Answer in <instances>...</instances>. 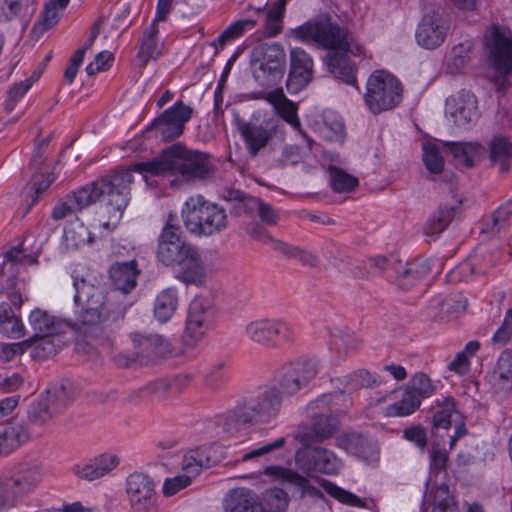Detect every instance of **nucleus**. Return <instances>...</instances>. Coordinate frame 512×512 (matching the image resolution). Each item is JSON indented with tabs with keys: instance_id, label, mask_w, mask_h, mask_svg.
I'll return each instance as SVG.
<instances>
[{
	"instance_id": "f257e3e1",
	"label": "nucleus",
	"mask_w": 512,
	"mask_h": 512,
	"mask_svg": "<svg viewBox=\"0 0 512 512\" xmlns=\"http://www.w3.org/2000/svg\"><path fill=\"white\" fill-rule=\"evenodd\" d=\"M133 171L152 175L169 172L190 182L210 177L213 165L208 154L189 150L184 145L176 143L163 150L160 156L153 160L136 163L129 169L117 170L103 177L98 188V206L103 228H115L122 218L128 204Z\"/></svg>"
},
{
	"instance_id": "f03ea898",
	"label": "nucleus",
	"mask_w": 512,
	"mask_h": 512,
	"mask_svg": "<svg viewBox=\"0 0 512 512\" xmlns=\"http://www.w3.org/2000/svg\"><path fill=\"white\" fill-rule=\"evenodd\" d=\"M71 277L75 288L74 321L63 320L40 308L32 310L28 320L35 336H59L71 328L76 333V350L89 354L96 342V288L91 283L92 274L84 266H77Z\"/></svg>"
},
{
	"instance_id": "7ed1b4c3",
	"label": "nucleus",
	"mask_w": 512,
	"mask_h": 512,
	"mask_svg": "<svg viewBox=\"0 0 512 512\" xmlns=\"http://www.w3.org/2000/svg\"><path fill=\"white\" fill-rule=\"evenodd\" d=\"M293 36L302 42H312L328 50L324 61L328 70L347 84L356 81V65L350 56L365 55V48L352 32L327 14H320L293 30Z\"/></svg>"
},
{
	"instance_id": "20e7f679",
	"label": "nucleus",
	"mask_w": 512,
	"mask_h": 512,
	"mask_svg": "<svg viewBox=\"0 0 512 512\" xmlns=\"http://www.w3.org/2000/svg\"><path fill=\"white\" fill-rule=\"evenodd\" d=\"M182 217L186 229L197 236L220 233L228 223L226 210L202 195H194L186 200Z\"/></svg>"
},
{
	"instance_id": "39448f33",
	"label": "nucleus",
	"mask_w": 512,
	"mask_h": 512,
	"mask_svg": "<svg viewBox=\"0 0 512 512\" xmlns=\"http://www.w3.org/2000/svg\"><path fill=\"white\" fill-rule=\"evenodd\" d=\"M364 102L373 114L397 107L403 98L401 82L386 70H376L368 78Z\"/></svg>"
},
{
	"instance_id": "423d86ee",
	"label": "nucleus",
	"mask_w": 512,
	"mask_h": 512,
	"mask_svg": "<svg viewBox=\"0 0 512 512\" xmlns=\"http://www.w3.org/2000/svg\"><path fill=\"white\" fill-rule=\"evenodd\" d=\"M243 333L248 341L264 348H277L296 339L294 325L284 318L253 319L244 326Z\"/></svg>"
},
{
	"instance_id": "0eeeda50",
	"label": "nucleus",
	"mask_w": 512,
	"mask_h": 512,
	"mask_svg": "<svg viewBox=\"0 0 512 512\" xmlns=\"http://www.w3.org/2000/svg\"><path fill=\"white\" fill-rule=\"evenodd\" d=\"M251 65L253 76L260 85H275L285 72V51L279 43L260 44L252 51Z\"/></svg>"
},
{
	"instance_id": "6e6552de",
	"label": "nucleus",
	"mask_w": 512,
	"mask_h": 512,
	"mask_svg": "<svg viewBox=\"0 0 512 512\" xmlns=\"http://www.w3.org/2000/svg\"><path fill=\"white\" fill-rule=\"evenodd\" d=\"M294 460L297 469L310 477L315 474L335 476L343 467L342 460L333 450L312 443L302 444L296 450Z\"/></svg>"
},
{
	"instance_id": "1a4fd4ad",
	"label": "nucleus",
	"mask_w": 512,
	"mask_h": 512,
	"mask_svg": "<svg viewBox=\"0 0 512 512\" xmlns=\"http://www.w3.org/2000/svg\"><path fill=\"white\" fill-rule=\"evenodd\" d=\"M217 308L212 299L195 296L189 303L185 321L184 337L189 344L201 341L216 322Z\"/></svg>"
},
{
	"instance_id": "9d476101",
	"label": "nucleus",
	"mask_w": 512,
	"mask_h": 512,
	"mask_svg": "<svg viewBox=\"0 0 512 512\" xmlns=\"http://www.w3.org/2000/svg\"><path fill=\"white\" fill-rule=\"evenodd\" d=\"M282 396L277 386H263L243 401L254 425L269 424L280 414Z\"/></svg>"
},
{
	"instance_id": "9b49d317",
	"label": "nucleus",
	"mask_w": 512,
	"mask_h": 512,
	"mask_svg": "<svg viewBox=\"0 0 512 512\" xmlns=\"http://www.w3.org/2000/svg\"><path fill=\"white\" fill-rule=\"evenodd\" d=\"M320 361L308 358L282 367L278 376V389L281 396H292L306 387L319 373Z\"/></svg>"
},
{
	"instance_id": "f8f14e48",
	"label": "nucleus",
	"mask_w": 512,
	"mask_h": 512,
	"mask_svg": "<svg viewBox=\"0 0 512 512\" xmlns=\"http://www.w3.org/2000/svg\"><path fill=\"white\" fill-rule=\"evenodd\" d=\"M125 491L132 509L136 512H156V483L146 473L134 471L125 480Z\"/></svg>"
},
{
	"instance_id": "ddd939ff",
	"label": "nucleus",
	"mask_w": 512,
	"mask_h": 512,
	"mask_svg": "<svg viewBox=\"0 0 512 512\" xmlns=\"http://www.w3.org/2000/svg\"><path fill=\"white\" fill-rule=\"evenodd\" d=\"M192 107L177 101L172 107L162 112L147 128L155 132L163 141H171L182 135L185 124L191 119Z\"/></svg>"
},
{
	"instance_id": "4468645a",
	"label": "nucleus",
	"mask_w": 512,
	"mask_h": 512,
	"mask_svg": "<svg viewBox=\"0 0 512 512\" xmlns=\"http://www.w3.org/2000/svg\"><path fill=\"white\" fill-rule=\"evenodd\" d=\"M134 344V353L131 359H125L123 363L129 366L133 362L140 364H148L171 352V344L169 341L158 334H132Z\"/></svg>"
},
{
	"instance_id": "2eb2a0df",
	"label": "nucleus",
	"mask_w": 512,
	"mask_h": 512,
	"mask_svg": "<svg viewBox=\"0 0 512 512\" xmlns=\"http://www.w3.org/2000/svg\"><path fill=\"white\" fill-rule=\"evenodd\" d=\"M494 68L504 75L512 74V35L493 27L485 36Z\"/></svg>"
},
{
	"instance_id": "dca6fc26",
	"label": "nucleus",
	"mask_w": 512,
	"mask_h": 512,
	"mask_svg": "<svg viewBox=\"0 0 512 512\" xmlns=\"http://www.w3.org/2000/svg\"><path fill=\"white\" fill-rule=\"evenodd\" d=\"M431 269V258H395L392 263L394 278L402 290H409Z\"/></svg>"
},
{
	"instance_id": "f3484780",
	"label": "nucleus",
	"mask_w": 512,
	"mask_h": 512,
	"mask_svg": "<svg viewBox=\"0 0 512 512\" xmlns=\"http://www.w3.org/2000/svg\"><path fill=\"white\" fill-rule=\"evenodd\" d=\"M447 30L440 8L432 9L422 17L416 31V40L426 49H435L444 42Z\"/></svg>"
},
{
	"instance_id": "a211bd4d",
	"label": "nucleus",
	"mask_w": 512,
	"mask_h": 512,
	"mask_svg": "<svg viewBox=\"0 0 512 512\" xmlns=\"http://www.w3.org/2000/svg\"><path fill=\"white\" fill-rule=\"evenodd\" d=\"M224 198L227 201L235 202V209L247 214L256 213L261 222L267 226H275L278 223L277 211L261 199L249 196L240 190L229 189L225 192Z\"/></svg>"
},
{
	"instance_id": "6ab92c4d",
	"label": "nucleus",
	"mask_w": 512,
	"mask_h": 512,
	"mask_svg": "<svg viewBox=\"0 0 512 512\" xmlns=\"http://www.w3.org/2000/svg\"><path fill=\"white\" fill-rule=\"evenodd\" d=\"M166 266L170 267L175 279L186 286H205L208 267L201 258H169Z\"/></svg>"
},
{
	"instance_id": "aec40b11",
	"label": "nucleus",
	"mask_w": 512,
	"mask_h": 512,
	"mask_svg": "<svg viewBox=\"0 0 512 512\" xmlns=\"http://www.w3.org/2000/svg\"><path fill=\"white\" fill-rule=\"evenodd\" d=\"M446 116L458 127H467L478 118L477 100L469 91L450 96L445 104Z\"/></svg>"
},
{
	"instance_id": "412c9836",
	"label": "nucleus",
	"mask_w": 512,
	"mask_h": 512,
	"mask_svg": "<svg viewBox=\"0 0 512 512\" xmlns=\"http://www.w3.org/2000/svg\"><path fill=\"white\" fill-rule=\"evenodd\" d=\"M313 78V60L302 48L295 47L290 50V70L286 82L289 93H298Z\"/></svg>"
},
{
	"instance_id": "4be33fe9",
	"label": "nucleus",
	"mask_w": 512,
	"mask_h": 512,
	"mask_svg": "<svg viewBox=\"0 0 512 512\" xmlns=\"http://www.w3.org/2000/svg\"><path fill=\"white\" fill-rule=\"evenodd\" d=\"M125 315V306L117 301V293H109L98 309V334L103 337L102 344L111 345V335Z\"/></svg>"
},
{
	"instance_id": "5701e85b",
	"label": "nucleus",
	"mask_w": 512,
	"mask_h": 512,
	"mask_svg": "<svg viewBox=\"0 0 512 512\" xmlns=\"http://www.w3.org/2000/svg\"><path fill=\"white\" fill-rule=\"evenodd\" d=\"M157 254L158 256H195L198 250L182 237L178 226L167 222L158 239Z\"/></svg>"
},
{
	"instance_id": "b1692460",
	"label": "nucleus",
	"mask_w": 512,
	"mask_h": 512,
	"mask_svg": "<svg viewBox=\"0 0 512 512\" xmlns=\"http://www.w3.org/2000/svg\"><path fill=\"white\" fill-rule=\"evenodd\" d=\"M337 446L368 464H374L379 460L377 445L362 434H344L337 439Z\"/></svg>"
},
{
	"instance_id": "393cba45",
	"label": "nucleus",
	"mask_w": 512,
	"mask_h": 512,
	"mask_svg": "<svg viewBox=\"0 0 512 512\" xmlns=\"http://www.w3.org/2000/svg\"><path fill=\"white\" fill-rule=\"evenodd\" d=\"M259 475H265L270 477L272 480H277L281 483L293 485L300 489L303 494L308 493L311 496L323 497L322 492L316 487L312 486L305 476L300 475L298 472L289 468L282 466H267L263 469V471H259L258 473L252 472L246 477L254 478L258 477Z\"/></svg>"
},
{
	"instance_id": "a878e982",
	"label": "nucleus",
	"mask_w": 512,
	"mask_h": 512,
	"mask_svg": "<svg viewBox=\"0 0 512 512\" xmlns=\"http://www.w3.org/2000/svg\"><path fill=\"white\" fill-rule=\"evenodd\" d=\"M312 419V424L297 432L296 438L302 444L322 442L331 438L337 431V421L330 414H320Z\"/></svg>"
},
{
	"instance_id": "bb28decb",
	"label": "nucleus",
	"mask_w": 512,
	"mask_h": 512,
	"mask_svg": "<svg viewBox=\"0 0 512 512\" xmlns=\"http://www.w3.org/2000/svg\"><path fill=\"white\" fill-rule=\"evenodd\" d=\"M237 128L251 157H256L273 137L271 130L257 123L239 121Z\"/></svg>"
},
{
	"instance_id": "cd10ccee",
	"label": "nucleus",
	"mask_w": 512,
	"mask_h": 512,
	"mask_svg": "<svg viewBox=\"0 0 512 512\" xmlns=\"http://www.w3.org/2000/svg\"><path fill=\"white\" fill-rule=\"evenodd\" d=\"M225 512H266L257 494L246 488L228 492L223 500Z\"/></svg>"
},
{
	"instance_id": "c85d7f7f",
	"label": "nucleus",
	"mask_w": 512,
	"mask_h": 512,
	"mask_svg": "<svg viewBox=\"0 0 512 512\" xmlns=\"http://www.w3.org/2000/svg\"><path fill=\"white\" fill-rule=\"evenodd\" d=\"M42 476L41 468L34 464L22 469L13 478L5 481L13 491V495L16 496L17 503H19L35 490L41 482Z\"/></svg>"
},
{
	"instance_id": "c756f323",
	"label": "nucleus",
	"mask_w": 512,
	"mask_h": 512,
	"mask_svg": "<svg viewBox=\"0 0 512 512\" xmlns=\"http://www.w3.org/2000/svg\"><path fill=\"white\" fill-rule=\"evenodd\" d=\"M218 461L216 447L213 445H204L189 451L183 457L182 470L184 474H189L193 479L199 474L203 467L215 465Z\"/></svg>"
},
{
	"instance_id": "7c9ffc66",
	"label": "nucleus",
	"mask_w": 512,
	"mask_h": 512,
	"mask_svg": "<svg viewBox=\"0 0 512 512\" xmlns=\"http://www.w3.org/2000/svg\"><path fill=\"white\" fill-rule=\"evenodd\" d=\"M461 200L455 204L440 205L439 208L429 217L425 226V235L435 238L439 236L460 213Z\"/></svg>"
},
{
	"instance_id": "2f4dec72",
	"label": "nucleus",
	"mask_w": 512,
	"mask_h": 512,
	"mask_svg": "<svg viewBox=\"0 0 512 512\" xmlns=\"http://www.w3.org/2000/svg\"><path fill=\"white\" fill-rule=\"evenodd\" d=\"M139 273L135 259L114 265L110 269V279L115 289L114 292L120 291L123 294L131 292L136 287Z\"/></svg>"
},
{
	"instance_id": "473e14b6",
	"label": "nucleus",
	"mask_w": 512,
	"mask_h": 512,
	"mask_svg": "<svg viewBox=\"0 0 512 512\" xmlns=\"http://www.w3.org/2000/svg\"><path fill=\"white\" fill-rule=\"evenodd\" d=\"M93 240L92 232L77 219L65 226L62 245L65 248V253H74L81 247L91 245Z\"/></svg>"
},
{
	"instance_id": "72a5a7b5",
	"label": "nucleus",
	"mask_w": 512,
	"mask_h": 512,
	"mask_svg": "<svg viewBox=\"0 0 512 512\" xmlns=\"http://www.w3.org/2000/svg\"><path fill=\"white\" fill-rule=\"evenodd\" d=\"M69 0H50L40 14L39 20L34 24L31 34L39 38L45 32L53 28L60 20L63 10L68 5Z\"/></svg>"
},
{
	"instance_id": "f704fd0d",
	"label": "nucleus",
	"mask_w": 512,
	"mask_h": 512,
	"mask_svg": "<svg viewBox=\"0 0 512 512\" xmlns=\"http://www.w3.org/2000/svg\"><path fill=\"white\" fill-rule=\"evenodd\" d=\"M216 424L228 434H235L242 426L254 425L243 401L238 402L231 410L218 415Z\"/></svg>"
},
{
	"instance_id": "c9c22d12",
	"label": "nucleus",
	"mask_w": 512,
	"mask_h": 512,
	"mask_svg": "<svg viewBox=\"0 0 512 512\" xmlns=\"http://www.w3.org/2000/svg\"><path fill=\"white\" fill-rule=\"evenodd\" d=\"M179 307V293L175 287L163 289L155 298L154 316L161 322H168Z\"/></svg>"
},
{
	"instance_id": "e433bc0d",
	"label": "nucleus",
	"mask_w": 512,
	"mask_h": 512,
	"mask_svg": "<svg viewBox=\"0 0 512 512\" xmlns=\"http://www.w3.org/2000/svg\"><path fill=\"white\" fill-rule=\"evenodd\" d=\"M455 161L465 167H473L480 159L482 146L478 142H443Z\"/></svg>"
},
{
	"instance_id": "4c0bfd02",
	"label": "nucleus",
	"mask_w": 512,
	"mask_h": 512,
	"mask_svg": "<svg viewBox=\"0 0 512 512\" xmlns=\"http://www.w3.org/2000/svg\"><path fill=\"white\" fill-rule=\"evenodd\" d=\"M266 100L271 103L278 114L296 130L301 129V123L297 115V106L290 101L282 89H275L269 92Z\"/></svg>"
},
{
	"instance_id": "58836bf2",
	"label": "nucleus",
	"mask_w": 512,
	"mask_h": 512,
	"mask_svg": "<svg viewBox=\"0 0 512 512\" xmlns=\"http://www.w3.org/2000/svg\"><path fill=\"white\" fill-rule=\"evenodd\" d=\"M489 150L491 162L499 167L501 173L508 172L512 162V142L502 135L494 136Z\"/></svg>"
},
{
	"instance_id": "ea45409f",
	"label": "nucleus",
	"mask_w": 512,
	"mask_h": 512,
	"mask_svg": "<svg viewBox=\"0 0 512 512\" xmlns=\"http://www.w3.org/2000/svg\"><path fill=\"white\" fill-rule=\"evenodd\" d=\"M0 334L11 339H19L25 335L22 319L6 302L0 303Z\"/></svg>"
},
{
	"instance_id": "a19ab883",
	"label": "nucleus",
	"mask_w": 512,
	"mask_h": 512,
	"mask_svg": "<svg viewBox=\"0 0 512 512\" xmlns=\"http://www.w3.org/2000/svg\"><path fill=\"white\" fill-rule=\"evenodd\" d=\"M363 341L355 334L346 333L335 336L331 344V356L334 364L347 359L351 353L357 351L362 346Z\"/></svg>"
},
{
	"instance_id": "79ce46f5",
	"label": "nucleus",
	"mask_w": 512,
	"mask_h": 512,
	"mask_svg": "<svg viewBox=\"0 0 512 512\" xmlns=\"http://www.w3.org/2000/svg\"><path fill=\"white\" fill-rule=\"evenodd\" d=\"M439 381H434L423 372L415 373L405 388L421 404L422 400L432 397L438 390Z\"/></svg>"
},
{
	"instance_id": "37998d69",
	"label": "nucleus",
	"mask_w": 512,
	"mask_h": 512,
	"mask_svg": "<svg viewBox=\"0 0 512 512\" xmlns=\"http://www.w3.org/2000/svg\"><path fill=\"white\" fill-rule=\"evenodd\" d=\"M158 24L152 22L148 29L143 33L138 58L142 66L147 65L151 59L160 56L161 51L158 47Z\"/></svg>"
},
{
	"instance_id": "c03bdc74",
	"label": "nucleus",
	"mask_w": 512,
	"mask_h": 512,
	"mask_svg": "<svg viewBox=\"0 0 512 512\" xmlns=\"http://www.w3.org/2000/svg\"><path fill=\"white\" fill-rule=\"evenodd\" d=\"M47 394L46 401L57 414L63 412L74 399L71 384L68 381H61L50 386L47 389Z\"/></svg>"
},
{
	"instance_id": "a18cd8bd",
	"label": "nucleus",
	"mask_w": 512,
	"mask_h": 512,
	"mask_svg": "<svg viewBox=\"0 0 512 512\" xmlns=\"http://www.w3.org/2000/svg\"><path fill=\"white\" fill-rule=\"evenodd\" d=\"M32 339L31 356L37 360H45L56 355L62 341L58 336H34Z\"/></svg>"
},
{
	"instance_id": "49530a36",
	"label": "nucleus",
	"mask_w": 512,
	"mask_h": 512,
	"mask_svg": "<svg viewBox=\"0 0 512 512\" xmlns=\"http://www.w3.org/2000/svg\"><path fill=\"white\" fill-rule=\"evenodd\" d=\"M459 417L455 401L452 398H446L442 402L436 403L432 419L433 428L449 429L452 421Z\"/></svg>"
},
{
	"instance_id": "de8ad7c7",
	"label": "nucleus",
	"mask_w": 512,
	"mask_h": 512,
	"mask_svg": "<svg viewBox=\"0 0 512 512\" xmlns=\"http://www.w3.org/2000/svg\"><path fill=\"white\" fill-rule=\"evenodd\" d=\"M256 26V21L252 19H242L228 26L215 41L212 46L215 48V54L219 49H223L227 43L240 37L246 30H251Z\"/></svg>"
},
{
	"instance_id": "09e8293b",
	"label": "nucleus",
	"mask_w": 512,
	"mask_h": 512,
	"mask_svg": "<svg viewBox=\"0 0 512 512\" xmlns=\"http://www.w3.org/2000/svg\"><path fill=\"white\" fill-rule=\"evenodd\" d=\"M320 486L327 492L329 496L336 499L342 504L352 506V507H365V502L360 499L357 495L353 494L350 491H347L335 483L321 479L319 481Z\"/></svg>"
},
{
	"instance_id": "8fccbe9b",
	"label": "nucleus",
	"mask_w": 512,
	"mask_h": 512,
	"mask_svg": "<svg viewBox=\"0 0 512 512\" xmlns=\"http://www.w3.org/2000/svg\"><path fill=\"white\" fill-rule=\"evenodd\" d=\"M170 382L168 379H158L139 388L129 397V401L134 402L135 398L143 399L145 397L155 396L160 399H166L171 396Z\"/></svg>"
},
{
	"instance_id": "3c124183",
	"label": "nucleus",
	"mask_w": 512,
	"mask_h": 512,
	"mask_svg": "<svg viewBox=\"0 0 512 512\" xmlns=\"http://www.w3.org/2000/svg\"><path fill=\"white\" fill-rule=\"evenodd\" d=\"M330 184L333 191L338 193H347L353 191L359 184L356 177L348 174L344 170L330 166L329 169Z\"/></svg>"
},
{
	"instance_id": "603ef678",
	"label": "nucleus",
	"mask_w": 512,
	"mask_h": 512,
	"mask_svg": "<svg viewBox=\"0 0 512 512\" xmlns=\"http://www.w3.org/2000/svg\"><path fill=\"white\" fill-rule=\"evenodd\" d=\"M339 399H337L332 392L322 394L315 400L311 401L307 405V413L310 418H315L317 415L326 414V410L334 411L336 414H342L346 412V409H339L337 405Z\"/></svg>"
},
{
	"instance_id": "864d4df0",
	"label": "nucleus",
	"mask_w": 512,
	"mask_h": 512,
	"mask_svg": "<svg viewBox=\"0 0 512 512\" xmlns=\"http://www.w3.org/2000/svg\"><path fill=\"white\" fill-rule=\"evenodd\" d=\"M27 438L21 426H11L0 430V454H8Z\"/></svg>"
},
{
	"instance_id": "5fc2aeb1",
	"label": "nucleus",
	"mask_w": 512,
	"mask_h": 512,
	"mask_svg": "<svg viewBox=\"0 0 512 512\" xmlns=\"http://www.w3.org/2000/svg\"><path fill=\"white\" fill-rule=\"evenodd\" d=\"M420 403L409 393L405 388L401 399L386 407V415L388 417H403L414 413L419 407Z\"/></svg>"
},
{
	"instance_id": "6e6d98bb",
	"label": "nucleus",
	"mask_w": 512,
	"mask_h": 512,
	"mask_svg": "<svg viewBox=\"0 0 512 512\" xmlns=\"http://www.w3.org/2000/svg\"><path fill=\"white\" fill-rule=\"evenodd\" d=\"M495 374L498 376L497 385L501 389L505 391L512 389V351L505 350L501 353L495 367Z\"/></svg>"
},
{
	"instance_id": "4d7b16f0",
	"label": "nucleus",
	"mask_w": 512,
	"mask_h": 512,
	"mask_svg": "<svg viewBox=\"0 0 512 512\" xmlns=\"http://www.w3.org/2000/svg\"><path fill=\"white\" fill-rule=\"evenodd\" d=\"M95 27L96 24H93L91 27L92 32L87 42L82 48L76 50L69 60L68 66L64 71V77L69 84L73 83L77 75L78 69L83 63L86 50L92 48L94 44V40L96 38V32L94 31Z\"/></svg>"
},
{
	"instance_id": "13d9d810",
	"label": "nucleus",
	"mask_w": 512,
	"mask_h": 512,
	"mask_svg": "<svg viewBox=\"0 0 512 512\" xmlns=\"http://www.w3.org/2000/svg\"><path fill=\"white\" fill-rule=\"evenodd\" d=\"M286 0H278L266 13L265 34L276 36L282 30V20L285 12Z\"/></svg>"
},
{
	"instance_id": "bf43d9fd",
	"label": "nucleus",
	"mask_w": 512,
	"mask_h": 512,
	"mask_svg": "<svg viewBox=\"0 0 512 512\" xmlns=\"http://www.w3.org/2000/svg\"><path fill=\"white\" fill-rule=\"evenodd\" d=\"M446 300L441 295L433 296L425 307L421 309V316L425 321L442 322L447 321L445 311Z\"/></svg>"
},
{
	"instance_id": "052dcab7",
	"label": "nucleus",
	"mask_w": 512,
	"mask_h": 512,
	"mask_svg": "<svg viewBox=\"0 0 512 512\" xmlns=\"http://www.w3.org/2000/svg\"><path fill=\"white\" fill-rule=\"evenodd\" d=\"M68 200H72L76 211H82L91 206L96 200V183L91 182L90 184L69 193Z\"/></svg>"
},
{
	"instance_id": "680f3d73",
	"label": "nucleus",
	"mask_w": 512,
	"mask_h": 512,
	"mask_svg": "<svg viewBox=\"0 0 512 512\" xmlns=\"http://www.w3.org/2000/svg\"><path fill=\"white\" fill-rule=\"evenodd\" d=\"M286 444V438L280 437L273 442L267 443L261 447L253 449L245 453L239 460L241 463L252 462L254 465L260 463L261 458L272 453L275 450L282 448Z\"/></svg>"
},
{
	"instance_id": "e2e57ef3",
	"label": "nucleus",
	"mask_w": 512,
	"mask_h": 512,
	"mask_svg": "<svg viewBox=\"0 0 512 512\" xmlns=\"http://www.w3.org/2000/svg\"><path fill=\"white\" fill-rule=\"evenodd\" d=\"M423 162L427 170L433 174H440L444 169V160L439 148L432 143L423 145Z\"/></svg>"
},
{
	"instance_id": "0e129e2a",
	"label": "nucleus",
	"mask_w": 512,
	"mask_h": 512,
	"mask_svg": "<svg viewBox=\"0 0 512 512\" xmlns=\"http://www.w3.org/2000/svg\"><path fill=\"white\" fill-rule=\"evenodd\" d=\"M472 47L471 41L466 40L452 48V59L449 65L452 72H461L467 66Z\"/></svg>"
},
{
	"instance_id": "69168bd1",
	"label": "nucleus",
	"mask_w": 512,
	"mask_h": 512,
	"mask_svg": "<svg viewBox=\"0 0 512 512\" xmlns=\"http://www.w3.org/2000/svg\"><path fill=\"white\" fill-rule=\"evenodd\" d=\"M55 415L57 413L54 412L48 402L41 400L32 404L28 418L30 423L41 426L49 422Z\"/></svg>"
},
{
	"instance_id": "338daca9",
	"label": "nucleus",
	"mask_w": 512,
	"mask_h": 512,
	"mask_svg": "<svg viewBox=\"0 0 512 512\" xmlns=\"http://www.w3.org/2000/svg\"><path fill=\"white\" fill-rule=\"evenodd\" d=\"M456 509L453 496L450 494L449 487L441 484L433 492V509L432 512H444Z\"/></svg>"
},
{
	"instance_id": "774afa93",
	"label": "nucleus",
	"mask_w": 512,
	"mask_h": 512,
	"mask_svg": "<svg viewBox=\"0 0 512 512\" xmlns=\"http://www.w3.org/2000/svg\"><path fill=\"white\" fill-rule=\"evenodd\" d=\"M429 458L431 475H438L446 470L449 456L445 448L433 443L429 450Z\"/></svg>"
}]
</instances>
